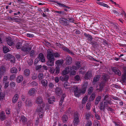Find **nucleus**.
Wrapping results in <instances>:
<instances>
[{
	"label": "nucleus",
	"instance_id": "1",
	"mask_svg": "<svg viewBox=\"0 0 126 126\" xmlns=\"http://www.w3.org/2000/svg\"><path fill=\"white\" fill-rule=\"evenodd\" d=\"M47 57L48 60L46 64L48 66H54L55 59L53 56V51L52 50L48 49L47 50Z\"/></svg>",
	"mask_w": 126,
	"mask_h": 126
},
{
	"label": "nucleus",
	"instance_id": "2",
	"mask_svg": "<svg viewBox=\"0 0 126 126\" xmlns=\"http://www.w3.org/2000/svg\"><path fill=\"white\" fill-rule=\"evenodd\" d=\"M35 103L39 105L40 108H37L36 110L37 112L42 111L45 106V104L43 102L42 98L41 97H37L35 100Z\"/></svg>",
	"mask_w": 126,
	"mask_h": 126
},
{
	"label": "nucleus",
	"instance_id": "3",
	"mask_svg": "<svg viewBox=\"0 0 126 126\" xmlns=\"http://www.w3.org/2000/svg\"><path fill=\"white\" fill-rule=\"evenodd\" d=\"M73 89L74 95L76 97H79L81 93L83 94L82 90L79 88L77 86H74Z\"/></svg>",
	"mask_w": 126,
	"mask_h": 126
},
{
	"label": "nucleus",
	"instance_id": "4",
	"mask_svg": "<svg viewBox=\"0 0 126 126\" xmlns=\"http://www.w3.org/2000/svg\"><path fill=\"white\" fill-rule=\"evenodd\" d=\"M103 81L101 82L99 85V88H97L96 90L98 91H102L103 88L105 85L106 81H107V79L106 76H104L102 77Z\"/></svg>",
	"mask_w": 126,
	"mask_h": 126
},
{
	"label": "nucleus",
	"instance_id": "5",
	"mask_svg": "<svg viewBox=\"0 0 126 126\" xmlns=\"http://www.w3.org/2000/svg\"><path fill=\"white\" fill-rule=\"evenodd\" d=\"M79 115L77 112H75L73 115V122L75 125H77L79 122Z\"/></svg>",
	"mask_w": 126,
	"mask_h": 126
},
{
	"label": "nucleus",
	"instance_id": "6",
	"mask_svg": "<svg viewBox=\"0 0 126 126\" xmlns=\"http://www.w3.org/2000/svg\"><path fill=\"white\" fill-rule=\"evenodd\" d=\"M4 58L6 60H10V62L12 63L15 62V58L14 57L11 55L7 54L4 56Z\"/></svg>",
	"mask_w": 126,
	"mask_h": 126
},
{
	"label": "nucleus",
	"instance_id": "7",
	"mask_svg": "<svg viewBox=\"0 0 126 126\" xmlns=\"http://www.w3.org/2000/svg\"><path fill=\"white\" fill-rule=\"evenodd\" d=\"M60 22L62 25L65 26H67L69 25V23L66 19L63 18H61Z\"/></svg>",
	"mask_w": 126,
	"mask_h": 126
},
{
	"label": "nucleus",
	"instance_id": "8",
	"mask_svg": "<svg viewBox=\"0 0 126 126\" xmlns=\"http://www.w3.org/2000/svg\"><path fill=\"white\" fill-rule=\"evenodd\" d=\"M20 122L23 125H25L27 124V119L23 115L21 116L20 117Z\"/></svg>",
	"mask_w": 126,
	"mask_h": 126
},
{
	"label": "nucleus",
	"instance_id": "9",
	"mask_svg": "<svg viewBox=\"0 0 126 126\" xmlns=\"http://www.w3.org/2000/svg\"><path fill=\"white\" fill-rule=\"evenodd\" d=\"M54 2L57 4L59 6L61 7H63L64 8H66L69 9L70 8V7H68V6H66L65 4L63 3H61L59 2L58 1L56 0L54 1Z\"/></svg>",
	"mask_w": 126,
	"mask_h": 126
},
{
	"label": "nucleus",
	"instance_id": "10",
	"mask_svg": "<svg viewBox=\"0 0 126 126\" xmlns=\"http://www.w3.org/2000/svg\"><path fill=\"white\" fill-rule=\"evenodd\" d=\"M70 72L71 74V71L70 69V66H68L66 67L65 69L62 72V74L63 75H65Z\"/></svg>",
	"mask_w": 126,
	"mask_h": 126
},
{
	"label": "nucleus",
	"instance_id": "11",
	"mask_svg": "<svg viewBox=\"0 0 126 126\" xmlns=\"http://www.w3.org/2000/svg\"><path fill=\"white\" fill-rule=\"evenodd\" d=\"M31 50V48L30 47H27L26 46H22L21 48V50L24 52H29Z\"/></svg>",
	"mask_w": 126,
	"mask_h": 126
},
{
	"label": "nucleus",
	"instance_id": "12",
	"mask_svg": "<svg viewBox=\"0 0 126 126\" xmlns=\"http://www.w3.org/2000/svg\"><path fill=\"white\" fill-rule=\"evenodd\" d=\"M70 69L71 71V75H73L75 74L76 71L75 70H77L79 68H78L76 66H73L71 67H70Z\"/></svg>",
	"mask_w": 126,
	"mask_h": 126
},
{
	"label": "nucleus",
	"instance_id": "13",
	"mask_svg": "<svg viewBox=\"0 0 126 126\" xmlns=\"http://www.w3.org/2000/svg\"><path fill=\"white\" fill-rule=\"evenodd\" d=\"M66 63L67 65L70 64L72 62V58L69 56H67L66 58Z\"/></svg>",
	"mask_w": 126,
	"mask_h": 126
},
{
	"label": "nucleus",
	"instance_id": "14",
	"mask_svg": "<svg viewBox=\"0 0 126 126\" xmlns=\"http://www.w3.org/2000/svg\"><path fill=\"white\" fill-rule=\"evenodd\" d=\"M66 19L69 22L73 23L75 21L74 18L70 16V15H67Z\"/></svg>",
	"mask_w": 126,
	"mask_h": 126
},
{
	"label": "nucleus",
	"instance_id": "15",
	"mask_svg": "<svg viewBox=\"0 0 126 126\" xmlns=\"http://www.w3.org/2000/svg\"><path fill=\"white\" fill-rule=\"evenodd\" d=\"M6 67L4 65H2L0 66V74L3 75L6 71Z\"/></svg>",
	"mask_w": 126,
	"mask_h": 126
},
{
	"label": "nucleus",
	"instance_id": "16",
	"mask_svg": "<svg viewBox=\"0 0 126 126\" xmlns=\"http://www.w3.org/2000/svg\"><path fill=\"white\" fill-rule=\"evenodd\" d=\"M38 59L40 60L41 61L42 63H45V59L44 55L42 53H40L38 55Z\"/></svg>",
	"mask_w": 126,
	"mask_h": 126
},
{
	"label": "nucleus",
	"instance_id": "17",
	"mask_svg": "<svg viewBox=\"0 0 126 126\" xmlns=\"http://www.w3.org/2000/svg\"><path fill=\"white\" fill-rule=\"evenodd\" d=\"M92 75L91 72L90 71H88L85 74L84 78L88 80L90 79L92 77Z\"/></svg>",
	"mask_w": 126,
	"mask_h": 126
},
{
	"label": "nucleus",
	"instance_id": "18",
	"mask_svg": "<svg viewBox=\"0 0 126 126\" xmlns=\"http://www.w3.org/2000/svg\"><path fill=\"white\" fill-rule=\"evenodd\" d=\"M37 91L34 88H32L30 89L28 92V94L30 96L33 95L35 94Z\"/></svg>",
	"mask_w": 126,
	"mask_h": 126
},
{
	"label": "nucleus",
	"instance_id": "19",
	"mask_svg": "<svg viewBox=\"0 0 126 126\" xmlns=\"http://www.w3.org/2000/svg\"><path fill=\"white\" fill-rule=\"evenodd\" d=\"M62 49L65 51L68 52L69 54H70L72 55H74V53L72 51L69 50L67 47L63 46V47H62Z\"/></svg>",
	"mask_w": 126,
	"mask_h": 126
},
{
	"label": "nucleus",
	"instance_id": "20",
	"mask_svg": "<svg viewBox=\"0 0 126 126\" xmlns=\"http://www.w3.org/2000/svg\"><path fill=\"white\" fill-rule=\"evenodd\" d=\"M6 42L8 45L11 46L14 44V42L10 37H8L6 39Z\"/></svg>",
	"mask_w": 126,
	"mask_h": 126
},
{
	"label": "nucleus",
	"instance_id": "21",
	"mask_svg": "<svg viewBox=\"0 0 126 126\" xmlns=\"http://www.w3.org/2000/svg\"><path fill=\"white\" fill-rule=\"evenodd\" d=\"M112 70V71L114 72L116 74L118 75L119 76H120L121 75V72L117 68H113Z\"/></svg>",
	"mask_w": 126,
	"mask_h": 126
},
{
	"label": "nucleus",
	"instance_id": "22",
	"mask_svg": "<svg viewBox=\"0 0 126 126\" xmlns=\"http://www.w3.org/2000/svg\"><path fill=\"white\" fill-rule=\"evenodd\" d=\"M6 117L3 111H2L0 114V119L3 121L6 119Z\"/></svg>",
	"mask_w": 126,
	"mask_h": 126
},
{
	"label": "nucleus",
	"instance_id": "23",
	"mask_svg": "<svg viewBox=\"0 0 126 126\" xmlns=\"http://www.w3.org/2000/svg\"><path fill=\"white\" fill-rule=\"evenodd\" d=\"M56 94L60 96L61 95L62 93V90L60 88L57 87L55 90Z\"/></svg>",
	"mask_w": 126,
	"mask_h": 126
},
{
	"label": "nucleus",
	"instance_id": "24",
	"mask_svg": "<svg viewBox=\"0 0 126 126\" xmlns=\"http://www.w3.org/2000/svg\"><path fill=\"white\" fill-rule=\"evenodd\" d=\"M18 97V94H15L12 99V102L13 103H15L17 101Z\"/></svg>",
	"mask_w": 126,
	"mask_h": 126
},
{
	"label": "nucleus",
	"instance_id": "25",
	"mask_svg": "<svg viewBox=\"0 0 126 126\" xmlns=\"http://www.w3.org/2000/svg\"><path fill=\"white\" fill-rule=\"evenodd\" d=\"M88 86V83L87 82L84 83L83 84V86H82V89L83 91V94L85 93L86 90Z\"/></svg>",
	"mask_w": 126,
	"mask_h": 126
},
{
	"label": "nucleus",
	"instance_id": "26",
	"mask_svg": "<svg viewBox=\"0 0 126 126\" xmlns=\"http://www.w3.org/2000/svg\"><path fill=\"white\" fill-rule=\"evenodd\" d=\"M84 35L87 38V39L89 41H91L93 39L92 36L89 34L85 33H84Z\"/></svg>",
	"mask_w": 126,
	"mask_h": 126
},
{
	"label": "nucleus",
	"instance_id": "27",
	"mask_svg": "<svg viewBox=\"0 0 126 126\" xmlns=\"http://www.w3.org/2000/svg\"><path fill=\"white\" fill-rule=\"evenodd\" d=\"M30 73V70L29 69H26L24 71L23 74L26 77L29 76Z\"/></svg>",
	"mask_w": 126,
	"mask_h": 126
},
{
	"label": "nucleus",
	"instance_id": "28",
	"mask_svg": "<svg viewBox=\"0 0 126 126\" xmlns=\"http://www.w3.org/2000/svg\"><path fill=\"white\" fill-rule=\"evenodd\" d=\"M10 72L13 74H16L17 72V69L15 67L11 68L10 70Z\"/></svg>",
	"mask_w": 126,
	"mask_h": 126
},
{
	"label": "nucleus",
	"instance_id": "29",
	"mask_svg": "<svg viewBox=\"0 0 126 126\" xmlns=\"http://www.w3.org/2000/svg\"><path fill=\"white\" fill-rule=\"evenodd\" d=\"M100 76L99 75H96L94 78L93 80V83L95 84L96 82L99 80V78Z\"/></svg>",
	"mask_w": 126,
	"mask_h": 126
},
{
	"label": "nucleus",
	"instance_id": "30",
	"mask_svg": "<svg viewBox=\"0 0 126 126\" xmlns=\"http://www.w3.org/2000/svg\"><path fill=\"white\" fill-rule=\"evenodd\" d=\"M55 98L54 96H52L48 98V103L50 104H53L55 101Z\"/></svg>",
	"mask_w": 126,
	"mask_h": 126
},
{
	"label": "nucleus",
	"instance_id": "31",
	"mask_svg": "<svg viewBox=\"0 0 126 126\" xmlns=\"http://www.w3.org/2000/svg\"><path fill=\"white\" fill-rule=\"evenodd\" d=\"M23 79V76H19L17 78L16 81L17 83H20L22 81Z\"/></svg>",
	"mask_w": 126,
	"mask_h": 126
},
{
	"label": "nucleus",
	"instance_id": "32",
	"mask_svg": "<svg viewBox=\"0 0 126 126\" xmlns=\"http://www.w3.org/2000/svg\"><path fill=\"white\" fill-rule=\"evenodd\" d=\"M90 44L92 45L94 47H97L99 46V45L96 42L94 41H91L90 43Z\"/></svg>",
	"mask_w": 126,
	"mask_h": 126
},
{
	"label": "nucleus",
	"instance_id": "33",
	"mask_svg": "<svg viewBox=\"0 0 126 126\" xmlns=\"http://www.w3.org/2000/svg\"><path fill=\"white\" fill-rule=\"evenodd\" d=\"M26 106H32V104L31 100H27L26 101Z\"/></svg>",
	"mask_w": 126,
	"mask_h": 126
},
{
	"label": "nucleus",
	"instance_id": "34",
	"mask_svg": "<svg viewBox=\"0 0 126 126\" xmlns=\"http://www.w3.org/2000/svg\"><path fill=\"white\" fill-rule=\"evenodd\" d=\"M101 99V97L100 96H98L95 99V103L96 105H97Z\"/></svg>",
	"mask_w": 126,
	"mask_h": 126
},
{
	"label": "nucleus",
	"instance_id": "35",
	"mask_svg": "<svg viewBox=\"0 0 126 126\" xmlns=\"http://www.w3.org/2000/svg\"><path fill=\"white\" fill-rule=\"evenodd\" d=\"M38 78L40 80L43 79L44 78V75L43 73H39L38 76Z\"/></svg>",
	"mask_w": 126,
	"mask_h": 126
},
{
	"label": "nucleus",
	"instance_id": "36",
	"mask_svg": "<svg viewBox=\"0 0 126 126\" xmlns=\"http://www.w3.org/2000/svg\"><path fill=\"white\" fill-rule=\"evenodd\" d=\"M62 119L63 122H66L68 120L67 116L66 115H64L63 116Z\"/></svg>",
	"mask_w": 126,
	"mask_h": 126
},
{
	"label": "nucleus",
	"instance_id": "37",
	"mask_svg": "<svg viewBox=\"0 0 126 126\" xmlns=\"http://www.w3.org/2000/svg\"><path fill=\"white\" fill-rule=\"evenodd\" d=\"M41 83L43 86L46 87L47 86V82L46 80H42L41 81Z\"/></svg>",
	"mask_w": 126,
	"mask_h": 126
},
{
	"label": "nucleus",
	"instance_id": "38",
	"mask_svg": "<svg viewBox=\"0 0 126 126\" xmlns=\"http://www.w3.org/2000/svg\"><path fill=\"white\" fill-rule=\"evenodd\" d=\"M22 44V43L21 42H17L16 45V48L17 49H20L21 47Z\"/></svg>",
	"mask_w": 126,
	"mask_h": 126
},
{
	"label": "nucleus",
	"instance_id": "39",
	"mask_svg": "<svg viewBox=\"0 0 126 126\" xmlns=\"http://www.w3.org/2000/svg\"><path fill=\"white\" fill-rule=\"evenodd\" d=\"M95 97V94L93 93L91 94V96L89 98V100L90 101H92L94 100Z\"/></svg>",
	"mask_w": 126,
	"mask_h": 126
},
{
	"label": "nucleus",
	"instance_id": "40",
	"mask_svg": "<svg viewBox=\"0 0 126 126\" xmlns=\"http://www.w3.org/2000/svg\"><path fill=\"white\" fill-rule=\"evenodd\" d=\"M85 117L86 119L88 120L91 117V112H87L85 114Z\"/></svg>",
	"mask_w": 126,
	"mask_h": 126
},
{
	"label": "nucleus",
	"instance_id": "41",
	"mask_svg": "<svg viewBox=\"0 0 126 126\" xmlns=\"http://www.w3.org/2000/svg\"><path fill=\"white\" fill-rule=\"evenodd\" d=\"M105 106H104V104H103V102H101L100 106L99 107V109L100 110H104L105 109Z\"/></svg>",
	"mask_w": 126,
	"mask_h": 126
},
{
	"label": "nucleus",
	"instance_id": "42",
	"mask_svg": "<svg viewBox=\"0 0 126 126\" xmlns=\"http://www.w3.org/2000/svg\"><path fill=\"white\" fill-rule=\"evenodd\" d=\"M91 104L90 102H88L86 104V109L88 110H90L91 108Z\"/></svg>",
	"mask_w": 126,
	"mask_h": 126
},
{
	"label": "nucleus",
	"instance_id": "43",
	"mask_svg": "<svg viewBox=\"0 0 126 126\" xmlns=\"http://www.w3.org/2000/svg\"><path fill=\"white\" fill-rule=\"evenodd\" d=\"M16 75L15 74H12L10 76L9 79L11 80H13L16 78Z\"/></svg>",
	"mask_w": 126,
	"mask_h": 126
},
{
	"label": "nucleus",
	"instance_id": "44",
	"mask_svg": "<svg viewBox=\"0 0 126 126\" xmlns=\"http://www.w3.org/2000/svg\"><path fill=\"white\" fill-rule=\"evenodd\" d=\"M62 63V62L61 60H58L55 62V64L58 66L61 65Z\"/></svg>",
	"mask_w": 126,
	"mask_h": 126
},
{
	"label": "nucleus",
	"instance_id": "45",
	"mask_svg": "<svg viewBox=\"0 0 126 126\" xmlns=\"http://www.w3.org/2000/svg\"><path fill=\"white\" fill-rule=\"evenodd\" d=\"M9 49L6 47H4L3 48V52L5 53H6L9 51Z\"/></svg>",
	"mask_w": 126,
	"mask_h": 126
},
{
	"label": "nucleus",
	"instance_id": "46",
	"mask_svg": "<svg viewBox=\"0 0 126 126\" xmlns=\"http://www.w3.org/2000/svg\"><path fill=\"white\" fill-rule=\"evenodd\" d=\"M105 101H104V105L105 107H107L108 106L107 105L109 104H110V103L109 101H108V100Z\"/></svg>",
	"mask_w": 126,
	"mask_h": 126
},
{
	"label": "nucleus",
	"instance_id": "47",
	"mask_svg": "<svg viewBox=\"0 0 126 126\" xmlns=\"http://www.w3.org/2000/svg\"><path fill=\"white\" fill-rule=\"evenodd\" d=\"M8 80V77L7 76L4 77L3 80V83H4L5 82H8L7 81Z\"/></svg>",
	"mask_w": 126,
	"mask_h": 126
},
{
	"label": "nucleus",
	"instance_id": "48",
	"mask_svg": "<svg viewBox=\"0 0 126 126\" xmlns=\"http://www.w3.org/2000/svg\"><path fill=\"white\" fill-rule=\"evenodd\" d=\"M68 84V83H64V87L65 89H68L70 87V86Z\"/></svg>",
	"mask_w": 126,
	"mask_h": 126
},
{
	"label": "nucleus",
	"instance_id": "49",
	"mask_svg": "<svg viewBox=\"0 0 126 126\" xmlns=\"http://www.w3.org/2000/svg\"><path fill=\"white\" fill-rule=\"evenodd\" d=\"M53 56L55 58H59L60 56V54L57 52H53Z\"/></svg>",
	"mask_w": 126,
	"mask_h": 126
},
{
	"label": "nucleus",
	"instance_id": "50",
	"mask_svg": "<svg viewBox=\"0 0 126 126\" xmlns=\"http://www.w3.org/2000/svg\"><path fill=\"white\" fill-rule=\"evenodd\" d=\"M122 79L124 81H126V73H125L122 75Z\"/></svg>",
	"mask_w": 126,
	"mask_h": 126
},
{
	"label": "nucleus",
	"instance_id": "51",
	"mask_svg": "<svg viewBox=\"0 0 126 126\" xmlns=\"http://www.w3.org/2000/svg\"><path fill=\"white\" fill-rule=\"evenodd\" d=\"M93 88L92 87H90L88 90V94H90L93 92Z\"/></svg>",
	"mask_w": 126,
	"mask_h": 126
},
{
	"label": "nucleus",
	"instance_id": "52",
	"mask_svg": "<svg viewBox=\"0 0 126 126\" xmlns=\"http://www.w3.org/2000/svg\"><path fill=\"white\" fill-rule=\"evenodd\" d=\"M5 94H4L1 93H0V100H3L4 98Z\"/></svg>",
	"mask_w": 126,
	"mask_h": 126
},
{
	"label": "nucleus",
	"instance_id": "53",
	"mask_svg": "<svg viewBox=\"0 0 126 126\" xmlns=\"http://www.w3.org/2000/svg\"><path fill=\"white\" fill-rule=\"evenodd\" d=\"M30 84L33 87H34L37 85V83L35 81H33L31 82L30 83Z\"/></svg>",
	"mask_w": 126,
	"mask_h": 126
},
{
	"label": "nucleus",
	"instance_id": "54",
	"mask_svg": "<svg viewBox=\"0 0 126 126\" xmlns=\"http://www.w3.org/2000/svg\"><path fill=\"white\" fill-rule=\"evenodd\" d=\"M92 125V122L90 121H88L87 122L85 126H91Z\"/></svg>",
	"mask_w": 126,
	"mask_h": 126
},
{
	"label": "nucleus",
	"instance_id": "55",
	"mask_svg": "<svg viewBox=\"0 0 126 126\" xmlns=\"http://www.w3.org/2000/svg\"><path fill=\"white\" fill-rule=\"evenodd\" d=\"M80 79V77L79 75H77L74 77V79L75 81H79Z\"/></svg>",
	"mask_w": 126,
	"mask_h": 126
},
{
	"label": "nucleus",
	"instance_id": "56",
	"mask_svg": "<svg viewBox=\"0 0 126 126\" xmlns=\"http://www.w3.org/2000/svg\"><path fill=\"white\" fill-rule=\"evenodd\" d=\"M37 76L36 74L33 73L32 74V79H35L37 78Z\"/></svg>",
	"mask_w": 126,
	"mask_h": 126
},
{
	"label": "nucleus",
	"instance_id": "57",
	"mask_svg": "<svg viewBox=\"0 0 126 126\" xmlns=\"http://www.w3.org/2000/svg\"><path fill=\"white\" fill-rule=\"evenodd\" d=\"M55 73L56 74H58L59 73L60 71V68H59L57 66L55 68Z\"/></svg>",
	"mask_w": 126,
	"mask_h": 126
},
{
	"label": "nucleus",
	"instance_id": "58",
	"mask_svg": "<svg viewBox=\"0 0 126 126\" xmlns=\"http://www.w3.org/2000/svg\"><path fill=\"white\" fill-rule=\"evenodd\" d=\"M48 86L50 89H52L53 88L54 85L52 83L50 82L48 84Z\"/></svg>",
	"mask_w": 126,
	"mask_h": 126
},
{
	"label": "nucleus",
	"instance_id": "59",
	"mask_svg": "<svg viewBox=\"0 0 126 126\" xmlns=\"http://www.w3.org/2000/svg\"><path fill=\"white\" fill-rule=\"evenodd\" d=\"M43 109H42V111L40 112H39V117L40 118H42L43 117Z\"/></svg>",
	"mask_w": 126,
	"mask_h": 126
},
{
	"label": "nucleus",
	"instance_id": "60",
	"mask_svg": "<svg viewBox=\"0 0 126 126\" xmlns=\"http://www.w3.org/2000/svg\"><path fill=\"white\" fill-rule=\"evenodd\" d=\"M55 71V69L53 67H50L49 70V72L51 73H53Z\"/></svg>",
	"mask_w": 126,
	"mask_h": 126
},
{
	"label": "nucleus",
	"instance_id": "61",
	"mask_svg": "<svg viewBox=\"0 0 126 126\" xmlns=\"http://www.w3.org/2000/svg\"><path fill=\"white\" fill-rule=\"evenodd\" d=\"M76 64L77 68H79L81 66V64L79 62H76Z\"/></svg>",
	"mask_w": 126,
	"mask_h": 126
},
{
	"label": "nucleus",
	"instance_id": "62",
	"mask_svg": "<svg viewBox=\"0 0 126 126\" xmlns=\"http://www.w3.org/2000/svg\"><path fill=\"white\" fill-rule=\"evenodd\" d=\"M56 44L57 46L58 47L60 48H62L63 46V44H61L59 43H57Z\"/></svg>",
	"mask_w": 126,
	"mask_h": 126
},
{
	"label": "nucleus",
	"instance_id": "63",
	"mask_svg": "<svg viewBox=\"0 0 126 126\" xmlns=\"http://www.w3.org/2000/svg\"><path fill=\"white\" fill-rule=\"evenodd\" d=\"M34 50H32L30 52V55L31 57H33V55L34 54Z\"/></svg>",
	"mask_w": 126,
	"mask_h": 126
},
{
	"label": "nucleus",
	"instance_id": "64",
	"mask_svg": "<svg viewBox=\"0 0 126 126\" xmlns=\"http://www.w3.org/2000/svg\"><path fill=\"white\" fill-rule=\"evenodd\" d=\"M10 85L12 87H14L15 86V84L14 82H12L10 83Z\"/></svg>",
	"mask_w": 126,
	"mask_h": 126
}]
</instances>
